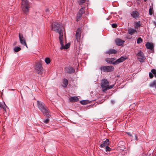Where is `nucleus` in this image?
<instances>
[{
	"instance_id": "obj_2",
	"label": "nucleus",
	"mask_w": 156,
	"mask_h": 156,
	"mask_svg": "<svg viewBox=\"0 0 156 156\" xmlns=\"http://www.w3.org/2000/svg\"><path fill=\"white\" fill-rule=\"evenodd\" d=\"M37 106L38 108L45 115L49 117V111L47 108L45 106V104L43 102L39 101H37Z\"/></svg>"
},
{
	"instance_id": "obj_15",
	"label": "nucleus",
	"mask_w": 156,
	"mask_h": 156,
	"mask_svg": "<svg viewBox=\"0 0 156 156\" xmlns=\"http://www.w3.org/2000/svg\"><path fill=\"white\" fill-rule=\"evenodd\" d=\"M145 46L147 48L149 49L151 51H153L154 46L152 43L147 42Z\"/></svg>"
},
{
	"instance_id": "obj_18",
	"label": "nucleus",
	"mask_w": 156,
	"mask_h": 156,
	"mask_svg": "<svg viewBox=\"0 0 156 156\" xmlns=\"http://www.w3.org/2000/svg\"><path fill=\"white\" fill-rule=\"evenodd\" d=\"M128 33L131 35L133 34L134 33H137V31L135 29L133 28H129L128 30Z\"/></svg>"
},
{
	"instance_id": "obj_38",
	"label": "nucleus",
	"mask_w": 156,
	"mask_h": 156,
	"mask_svg": "<svg viewBox=\"0 0 156 156\" xmlns=\"http://www.w3.org/2000/svg\"><path fill=\"white\" fill-rule=\"evenodd\" d=\"M80 2L81 3H83L85 2V0H80Z\"/></svg>"
},
{
	"instance_id": "obj_33",
	"label": "nucleus",
	"mask_w": 156,
	"mask_h": 156,
	"mask_svg": "<svg viewBox=\"0 0 156 156\" xmlns=\"http://www.w3.org/2000/svg\"><path fill=\"white\" fill-rule=\"evenodd\" d=\"M153 10L151 8H150L149 9V13L150 15L152 14Z\"/></svg>"
},
{
	"instance_id": "obj_14",
	"label": "nucleus",
	"mask_w": 156,
	"mask_h": 156,
	"mask_svg": "<svg viewBox=\"0 0 156 156\" xmlns=\"http://www.w3.org/2000/svg\"><path fill=\"white\" fill-rule=\"evenodd\" d=\"M109 144V141L108 139H107L105 140L102 143L101 145V147L104 148L105 147L108 145Z\"/></svg>"
},
{
	"instance_id": "obj_17",
	"label": "nucleus",
	"mask_w": 156,
	"mask_h": 156,
	"mask_svg": "<svg viewBox=\"0 0 156 156\" xmlns=\"http://www.w3.org/2000/svg\"><path fill=\"white\" fill-rule=\"evenodd\" d=\"M117 52L116 50L114 49H109L108 51L105 52L106 54H115Z\"/></svg>"
},
{
	"instance_id": "obj_32",
	"label": "nucleus",
	"mask_w": 156,
	"mask_h": 156,
	"mask_svg": "<svg viewBox=\"0 0 156 156\" xmlns=\"http://www.w3.org/2000/svg\"><path fill=\"white\" fill-rule=\"evenodd\" d=\"M105 150L106 151H111V148L108 146H106L105 147Z\"/></svg>"
},
{
	"instance_id": "obj_28",
	"label": "nucleus",
	"mask_w": 156,
	"mask_h": 156,
	"mask_svg": "<svg viewBox=\"0 0 156 156\" xmlns=\"http://www.w3.org/2000/svg\"><path fill=\"white\" fill-rule=\"evenodd\" d=\"M82 15H80L79 14L76 17V21H78L80 19Z\"/></svg>"
},
{
	"instance_id": "obj_40",
	"label": "nucleus",
	"mask_w": 156,
	"mask_h": 156,
	"mask_svg": "<svg viewBox=\"0 0 156 156\" xmlns=\"http://www.w3.org/2000/svg\"><path fill=\"white\" fill-rule=\"evenodd\" d=\"M134 139L136 140H137V137L136 135H135Z\"/></svg>"
},
{
	"instance_id": "obj_11",
	"label": "nucleus",
	"mask_w": 156,
	"mask_h": 156,
	"mask_svg": "<svg viewBox=\"0 0 156 156\" xmlns=\"http://www.w3.org/2000/svg\"><path fill=\"white\" fill-rule=\"evenodd\" d=\"M115 42L117 45L120 46L124 44V41L120 39L117 38L115 40Z\"/></svg>"
},
{
	"instance_id": "obj_8",
	"label": "nucleus",
	"mask_w": 156,
	"mask_h": 156,
	"mask_svg": "<svg viewBox=\"0 0 156 156\" xmlns=\"http://www.w3.org/2000/svg\"><path fill=\"white\" fill-rule=\"evenodd\" d=\"M81 29L80 28H78L76 30L75 35L76 40L77 42L80 41L81 36Z\"/></svg>"
},
{
	"instance_id": "obj_39",
	"label": "nucleus",
	"mask_w": 156,
	"mask_h": 156,
	"mask_svg": "<svg viewBox=\"0 0 156 156\" xmlns=\"http://www.w3.org/2000/svg\"><path fill=\"white\" fill-rule=\"evenodd\" d=\"M126 133L128 135L130 136L131 137L132 136V135L131 134V133L130 132H127Z\"/></svg>"
},
{
	"instance_id": "obj_3",
	"label": "nucleus",
	"mask_w": 156,
	"mask_h": 156,
	"mask_svg": "<svg viewBox=\"0 0 156 156\" xmlns=\"http://www.w3.org/2000/svg\"><path fill=\"white\" fill-rule=\"evenodd\" d=\"M21 7L22 11L25 14L28 13L30 8V3L27 0H21Z\"/></svg>"
},
{
	"instance_id": "obj_31",
	"label": "nucleus",
	"mask_w": 156,
	"mask_h": 156,
	"mask_svg": "<svg viewBox=\"0 0 156 156\" xmlns=\"http://www.w3.org/2000/svg\"><path fill=\"white\" fill-rule=\"evenodd\" d=\"M80 103L83 105H85L87 104V101L86 100H83L80 101Z\"/></svg>"
},
{
	"instance_id": "obj_41",
	"label": "nucleus",
	"mask_w": 156,
	"mask_h": 156,
	"mask_svg": "<svg viewBox=\"0 0 156 156\" xmlns=\"http://www.w3.org/2000/svg\"><path fill=\"white\" fill-rule=\"evenodd\" d=\"M49 11V9H46V10H45V12L47 13ZM50 13H48H48H47L48 14H49Z\"/></svg>"
},
{
	"instance_id": "obj_35",
	"label": "nucleus",
	"mask_w": 156,
	"mask_h": 156,
	"mask_svg": "<svg viewBox=\"0 0 156 156\" xmlns=\"http://www.w3.org/2000/svg\"><path fill=\"white\" fill-rule=\"evenodd\" d=\"M112 26L114 28H116L117 27V25L116 24H113L112 25Z\"/></svg>"
},
{
	"instance_id": "obj_29",
	"label": "nucleus",
	"mask_w": 156,
	"mask_h": 156,
	"mask_svg": "<svg viewBox=\"0 0 156 156\" xmlns=\"http://www.w3.org/2000/svg\"><path fill=\"white\" fill-rule=\"evenodd\" d=\"M142 41V39L140 37L138 38L137 41V43L138 44H139Z\"/></svg>"
},
{
	"instance_id": "obj_22",
	"label": "nucleus",
	"mask_w": 156,
	"mask_h": 156,
	"mask_svg": "<svg viewBox=\"0 0 156 156\" xmlns=\"http://www.w3.org/2000/svg\"><path fill=\"white\" fill-rule=\"evenodd\" d=\"M150 86L151 87H154L156 89V81H154L152 82L151 83Z\"/></svg>"
},
{
	"instance_id": "obj_23",
	"label": "nucleus",
	"mask_w": 156,
	"mask_h": 156,
	"mask_svg": "<svg viewBox=\"0 0 156 156\" xmlns=\"http://www.w3.org/2000/svg\"><path fill=\"white\" fill-rule=\"evenodd\" d=\"M140 26V21L136 22L135 23L134 27L135 28H137Z\"/></svg>"
},
{
	"instance_id": "obj_36",
	"label": "nucleus",
	"mask_w": 156,
	"mask_h": 156,
	"mask_svg": "<svg viewBox=\"0 0 156 156\" xmlns=\"http://www.w3.org/2000/svg\"><path fill=\"white\" fill-rule=\"evenodd\" d=\"M49 121V120L48 119H47L45 120H44V121H43V122L45 123H47Z\"/></svg>"
},
{
	"instance_id": "obj_4",
	"label": "nucleus",
	"mask_w": 156,
	"mask_h": 156,
	"mask_svg": "<svg viewBox=\"0 0 156 156\" xmlns=\"http://www.w3.org/2000/svg\"><path fill=\"white\" fill-rule=\"evenodd\" d=\"M34 68L38 74L42 75L43 72V68L40 62L35 63Z\"/></svg>"
},
{
	"instance_id": "obj_12",
	"label": "nucleus",
	"mask_w": 156,
	"mask_h": 156,
	"mask_svg": "<svg viewBox=\"0 0 156 156\" xmlns=\"http://www.w3.org/2000/svg\"><path fill=\"white\" fill-rule=\"evenodd\" d=\"M66 71L67 73H74L75 70L72 67H68L66 68Z\"/></svg>"
},
{
	"instance_id": "obj_16",
	"label": "nucleus",
	"mask_w": 156,
	"mask_h": 156,
	"mask_svg": "<svg viewBox=\"0 0 156 156\" xmlns=\"http://www.w3.org/2000/svg\"><path fill=\"white\" fill-rule=\"evenodd\" d=\"M126 58L124 57L123 56L121 57L120 58L118 59L116 61H115V63L116 64H119L120 63L122 62L123 61H125Z\"/></svg>"
},
{
	"instance_id": "obj_43",
	"label": "nucleus",
	"mask_w": 156,
	"mask_h": 156,
	"mask_svg": "<svg viewBox=\"0 0 156 156\" xmlns=\"http://www.w3.org/2000/svg\"><path fill=\"white\" fill-rule=\"evenodd\" d=\"M144 1H145V2H146L147 0H144Z\"/></svg>"
},
{
	"instance_id": "obj_13",
	"label": "nucleus",
	"mask_w": 156,
	"mask_h": 156,
	"mask_svg": "<svg viewBox=\"0 0 156 156\" xmlns=\"http://www.w3.org/2000/svg\"><path fill=\"white\" fill-rule=\"evenodd\" d=\"M115 59L114 58H107L106 59V61L111 64H116L115 63Z\"/></svg>"
},
{
	"instance_id": "obj_5",
	"label": "nucleus",
	"mask_w": 156,
	"mask_h": 156,
	"mask_svg": "<svg viewBox=\"0 0 156 156\" xmlns=\"http://www.w3.org/2000/svg\"><path fill=\"white\" fill-rule=\"evenodd\" d=\"M59 39L60 41V44L61 46L60 48V49L61 50H62L63 49H67L69 48V43L66 44L65 46L64 45V39L63 36L60 37H59Z\"/></svg>"
},
{
	"instance_id": "obj_19",
	"label": "nucleus",
	"mask_w": 156,
	"mask_h": 156,
	"mask_svg": "<svg viewBox=\"0 0 156 156\" xmlns=\"http://www.w3.org/2000/svg\"><path fill=\"white\" fill-rule=\"evenodd\" d=\"M131 15L133 18H136L138 17V12L136 11H133L131 13Z\"/></svg>"
},
{
	"instance_id": "obj_7",
	"label": "nucleus",
	"mask_w": 156,
	"mask_h": 156,
	"mask_svg": "<svg viewBox=\"0 0 156 156\" xmlns=\"http://www.w3.org/2000/svg\"><path fill=\"white\" fill-rule=\"evenodd\" d=\"M137 58L140 62H143L146 58L144 53L141 50H139L137 55Z\"/></svg>"
},
{
	"instance_id": "obj_24",
	"label": "nucleus",
	"mask_w": 156,
	"mask_h": 156,
	"mask_svg": "<svg viewBox=\"0 0 156 156\" xmlns=\"http://www.w3.org/2000/svg\"><path fill=\"white\" fill-rule=\"evenodd\" d=\"M44 61L47 64H49L51 62V60L49 58H46Z\"/></svg>"
},
{
	"instance_id": "obj_30",
	"label": "nucleus",
	"mask_w": 156,
	"mask_h": 156,
	"mask_svg": "<svg viewBox=\"0 0 156 156\" xmlns=\"http://www.w3.org/2000/svg\"><path fill=\"white\" fill-rule=\"evenodd\" d=\"M151 72L154 75L155 77L156 78V70L154 69H152L151 70Z\"/></svg>"
},
{
	"instance_id": "obj_20",
	"label": "nucleus",
	"mask_w": 156,
	"mask_h": 156,
	"mask_svg": "<svg viewBox=\"0 0 156 156\" xmlns=\"http://www.w3.org/2000/svg\"><path fill=\"white\" fill-rule=\"evenodd\" d=\"M69 100L71 102H75L78 100V98L76 97H73L69 98Z\"/></svg>"
},
{
	"instance_id": "obj_27",
	"label": "nucleus",
	"mask_w": 156,
	"mask_h": 156,
	"mask_svg": "<svg viewBox=\"0 0 156 156\" xmlns=\"http://www.w3.org/2000/svg\"><path fill=\"white\" fill-rule=\"evenodd\" d=\"M84 11L83 8H81L79 11V14L82 15L84 12Z\"/></svg>"
},
{
	"instance_id": "obj_9",
	"label": "nucleus",
	"mask_w": 156,
	"mask_h": 156,
	"mask_svg": "<svg viewBox=\"0 0 156 156\" xmlns=\"http://www.w3.org/2000/svg\"><path fill=\"white\" fill-rule=\"evenodd\" d=\"M19 38L20 43L23 45L27 47L25 38L24 37L23 35L20 33L19 34Z\"/></svg>"
},
{
	"instance_id": "obj_25",
	"label": "nucleus",
	"mask_w": 156,
	"mask_h": 156,
	"mask_svg": "<svg viewBox=\"0 0 156 156\" xmlns=\"http://www.w3.org/2000/svg\"><path fill=\"white\" fill-rule=\"evenodd\" d=\"M21 50V48L19 47H16L14 48V51L15 52H17Z\"/></svg>"
},
{
	"instance_id": "obj_6",
	"label": "nucleus",
	"mask_w": 156,
	"mask_h": 156,
	"mask_svg": "<svg viewBox=\"0 0 156 156\" xmlns=\"http://www.w3.org/2000/svg\"><path fill=\"white\" fill-rule=\"evenodd\" d=\"M101 86L102 89V91L105 92L104 90V89H106V88L109 85V83L106 79H103L101 81Z\"/></svg>"
},
{
	"instance_id": "obj_21",
	"label": "nucleus",
	"mask_w": 156,
	"mask_h": 156,
	"mask_svg": "<svg viewBox=\"0 0 156 156\" xmlns=\"http://www.w3.org/2000/svg\"><path fill=\"white\" fill-rule=\"evenodd\" d=\"M68 80L66 79H64L63 80L62 86L64 87H66L67 85H68Z\"/></svg>"
},
{
	"instance_id": "obj_37",
	"label": "nucleus",
	"mask_w": 156,
	"mask_h": 156,
	"mask_svg": "<svg viewBox=\"0 0 156 156\" xmlns=\"http://www.w3.org/2000/svg\"><path fill=\"white\" fill-rule=\"evenodd\" d=\"M4 105H3L2 103H1L0 102V108H4Z\"/></svg>"
},
{
	"instance_id": "obj_10",
	"label": "nucleus",
	"mask_w": 156,
	"mask_h": 156,
	"mask_svg": "<svg viewBox=\"0 0 156 156\" xmlns=\"http://www.w3.org/2000/svg\"><path fill=\"white\" fill-rule=\"evenodd\" d=\"M103 70L106 72H108L113 70L114 67L111 66H104L102 68Z\"/></svg>"
},
{
	"instance_id": "obj_42",
	"label": "nucleus",
	"mask_w": 156,
	"mask_h": 156,
	"mask_svg": "<svg viewBox=\"0 0 156 156\" xmlns=\"http://www.w3.org/2000/svg\"><path fill=\"white\" fill-rule=\"evenodd\" d=\"M109 19H110V18L109 17H108L106 19V20H109Z\"/></svg>"
},
{
	"instance_id": "obj_34",
	"label": "nucleus",
	"mask_w": 156,
	"mask_h": 156,
	"mask_svg": "<svg viewBox=\"0 0 156 156\" xmlns=\"http://www.w3.org/2000/svg\"><path fill=\"white\" fill-rule=\"evenodd\" d=\"M149 77L150 78H152L153 77V74L151 73H149Z\"/></svg>"
},
{
	"instance_id": "obj_26",
	"label": "nucleus",
	"mask_w": 156,
	"mask_h": 156,
	"mask_svg": "<svg viewBox=\"0 0 156 156\" xmlns=\"http://www.w3.org/2000/svg\"><path fill=\"white\" fill-rule=\"evenodd\" d=\"M114 86V85H110V86H109V85H108V86H107V87L106 88V89H104V91H106L107 90H108L109 89H111V88H112Z\"/></svg>"
},
{
	"instance_id": "obj_1",
	"label": "nucleus",
	"mask_w": 156,
	"mask_h": 156,
	"mask_svg": "<svg viewBox=\"0 0 156 156\" xmlns=\"http://www.w3.org/2000/svg\"><path fill=\"white\" fill-rule=\"evenodd\" d=\"M63 27L61 25L57 22H53L52 24L51 30L58 33L59 34V37L63 36Z\"/></svg>"
}]
</instances>
